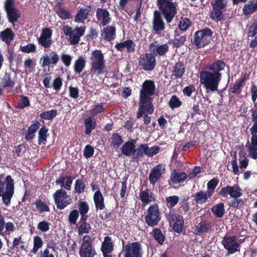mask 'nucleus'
Segmentation results:
<instances>
[{"label": "nucleus", "instance_id": "obj_56", "mask_svg": "<svg viewBox=\"0 0 257 257\" xmlns=\"http://www.w3.org/2000/svg\"><path fill=\"white\" fill-rule=\"evenodd\" d=\"M57 115V110L56 109H51L42 112L40 114L39 116L42 119L51 120L56 117Z\"/></svg>", "mask_w": 257, "mask_h": 257}, {"label": "nucleus", "instance_id": "obj_22", "mask_svg": "<svg viewBox=\"0 0 257 257\" xmlns=\"http://www.w3.org/2000/svg\"><path fill=\"white\" fill-rule=\"evenodd\" d=\"M186 65L183 61H179L176 62L172 70L171 78H182L186 71Z\"/></svg>", "mask_w": 257, "mask_h": 257}, {"label": "nucleus", "instance_id": "obj_19", "mask_svg": "<svg viewBox=\"0 0 257 257\" xmlns=\"http://www.w3.org/2000/svg\"><path fill=\"white\" fill-rule=\"evenodd\" d=\"M165 172V166L160 164L153 168L149 174V180L150 184L155 185Z\"/></svg>", "mask_w": 257, "mask_h": 257}, {"label": "nucleus", "instance_id": "obj_16", "mask_svg": "<svg viewBox=\"0 0 257 257\" xmlns=\"http://www.w3.org/2000/svg\"><path fill=\"white\" fill-rule=\"evenodd\" d=\"M52 33V30L49 28H43L40 36L37 38L38 44L45 49L50 48L53 43Z\"/></svg>", "mask_w": 257, "mask_h": 257}, {"label": "nucleus", "instance_id": "obj_64", "mask_svg": "<svg viewBox=\"0 0 257 257\" xmlns=\"http://www.w3.org/2000/svg\"><path fill=\"white\" fill-rule=\"evenodd\" d=\"M255 111H252L251 117L252 121L253 124L250 128V131L251 135H257V113H254Z\"/></svg>", "mask_w": 257, "mask_h": 257}, {"label": "nucleus", "instance_id": "obj_34", "mask_svg": "<svg viewBox=\"0 0 257 257\" xmlns=\"http://www.w3.org/2000/svg\"><path fill=\"white\" fill-rule=\"evenodd\" d=\"M101 249L103 254L110 253L113 251V242L109 236H106L104 237V241L102 244Z\"/></svg>", "mask_w": 257, "mask_h": 257}, {"label": "nucleus", "instance_id": "obj_27", "mask_svg": "<svg viewBox=\"0 0 257 257\" xmlns=\"http://www.w3.org/2000/svg\"><path fill=\"white\" fill-rule=\"evenodd\" d=\"M135 43L132 40H127L124 42L116 43L115 48L118 51L122 52L126 48L128 53H133L135 51Z\"/></svg>", "mask_w": 257, "mask_h": 257}, {"label": "nucleus", "instance_id": "obj_54", "mask_svg": "<svg viewBox=\"0 0 257 257\" xmlns=\"http://www.w3.org/2000/svg\"><path fill=\"white\" fill-rule=\"evenodd\" d=\"M152 233L154 238L157 240L159 244H162L164 243L165 236L160 229L154 228L152 231Z\"/></svg>", "mask_w": 257, "mask_h": 257}, {"label": "nucleus", "instance_id": "obj_30", "mask_svg": "<svg viewBox=\"0 0 257 257\" xmlns=\"http://www.w3.org/2000/svg\"><path fill=\"white\" fill-rule=\"evenodd\" d=\"M195 233L198 235H202L208 232L210 229L209 223L204 220H201L199 222H196L195 225Z\"/></svg>", "mask_w": 257, "mask_h": 257}, {"label": "nucleus", "instance_id": "obj_38", "mask_svg": "<svg viewBox=\"0 0 257 257\" xmlns=\"http://www.w3.org/2000/svg\"><path fill=\"white\" fill-rule=\"evenodd\" d=\"M37 211L40 213L44 212H50V208L46 202L42 201L41 199H37L34 203Z\"/></svg>", "mask_w": 257, "mask_h": 257}, {"label": "nucleus", "instance_id": "obj_9", "mask_svg": "<svg viewBox=\"0 0 257 257\" xmlns=\"http://www.w3.org/2000/svg\"><path fill=\"white\" fill-rule=\"evenodd\" d=\"M122 252L124 257H143L144 253L142 245L139 241L126 244L123 241Z\"/></svg>", "mask_w": 257, "mask_h": 257}, {"label": "nucleus", "instance_id": "obj_51", "mask_svg": "<svg viewBox=\"0 0 257 257\" xmlns=\"http://www.w3.org/2000/svg\"><path fill=\"white\" fill-rule=\"evenodd\" d=\"M182 104V101L175 95H172L168 102V105L172 109L178 108L180 107Z\"/></svg>", "mask_w": 257, "mask_h": 257}, {"label": "nucleus", "instance_id": "obj_50", "mask_svg": "<svg viewBox=\"0 0 257 257\" xmlns=\"http://www.w3.org/2000/svg\"><path fill=\"white\" fill-rule=\"evenodd\" d=\"M219 180L217 178H214L209 180L207 184V191L213 196L215 189L218 185Z\"/></svg>", "mask_w": 257, "mask_h": 257}, {"label": "nucleus", "instance_id": "obj_49", "mask_svg": "<svg viewBox=\"0 0 257 257\" xmlns=\"http://www.w3.org/2000/svg\"><path fill=\"white\" fill-rule=\"evenodd\" d=\"M48 132V128L46 126H43L39 132L38 143L41 145L42 143L45 144L47 141V133Z\"/></svg>", "mask_w": 257, "mask_h": 257}, {"label": "nucleus", "instance_id": "obj_11", "mask_svg": "<svg viewBox=\"0 0 257 257\" xmlns=\"http://www.w3.org/2000/svg\"><path fill=\"white\" fill-rule=\"evenodd\" d=\"M4 10L8 22L14 25L21 17L19 11L15 7L14 0H6L4 3Z\"/></svg>", "mask_w": 257, "mask_h": 257}, {"label": "nucleus", "instance_id": "obj_63", "mask_svg": "<svg viewBox=\"0 0 257 257\" xmlns=\"http://www.w3.org/2000/svg\"><path fill=\"white\" fill-rule=\"evenodd\" d=\"M79 217V211L77 209L71 211L68 215V221L71 225L76 224Z\"/></svg>", "mask_w": 257, "mask_h": 257}, {"label": "nucleus", "instance_id": "obj_15", "mask_svg": "<svg viewBox=\"0 0 257 257\" xmlns=\"http://www.w3.org/2000/svg\"><path fill=\"white\" fill-rule=\"evenodd\" d=\"M218 194L223 197H227L228 195L231 198L240 197L242 195V190L238 184L227 185L222 187Z\"/></svg>", "mask_w": 257, "mask_h": 257}, {"label": "nucleus", "instance_id": "obj_41", "mask_svg": "<svg viewBox=\"0 0 257 257\" xmlns=\"http://www.w3.org/2000/svg\"><path fill=\"white\" fill-rule=\"evenodd\" d=\"M242 10L244 14L246 16L251 15L256 12L257 11V0L255 3L252 1L244 5Z\"/></svg>", "mask_w": 257, "mask_h": 257}, {"label": "nucleus", "instance_id": "obj_10", "mask_svg": "<svg viewBox=\"0 0 257 257\" xmlns=\"http://www.w3.org/2000/svg\"><path fill=\"white\" fill-rule=\"evenodd\" d=\"M166 218L174 231L178 233L182 232L184 221L181 215L177 213L175 210L170 209L169 212L166 214Z\"/></svg>", "mask_w": 257, "mask_h": 257}, {"label": "nucleus", "instance_id": "obj_59", "mask_svg": "<svg viewBox=\"0 0 257 257\" xmlns=\"http://www.w3.org/2000/svg\"><path fill=\"white\" fill-rule=\"evenodd\" d=\"M212 7L225 11L227 6V0H215L214 2L211 3Z\"/></svg>", "mask_w": 257, "mask_h": 257}, {"label": "nucleus", "instance_id": "obj_23", "mask_svg": "<svg viewBox=\"0 0 257 257\" xmlns=\"http://www.w3.org/2000/svg\"><path fill=\"white\" fill-rule=\"evenodd\" d=\"M59 61V57L56 52L52 51L49 55H46L40 58L42 67H46L50 65H56Z\"/></svg>", "mask_w": 257, "mask_h": 257}, {"label": "nucleus", "instance_id": "obj_48", "mask_svg": "<svg viewBox=\"0 0 257 257\" xmlns=\"http://www.w3.org/2000/svg\"><path fill=\"white\" fill-rule=\"evenodd\" d=\"M20 99L17 103V108L19 109H24V108L30 106V102L28 97L24 95L20 96Z\"/></svg>", "mask_w": 257, "mask_h": 257}, {"label": "nucleus", "instance_id": "obj_20", "mask_svg": "<svg viewBox=\"0 0 257 257\" xmlns=\"http://www.w3.org/2000/svg\"><path fill=\"white\" fill-rule=\"evenodd\" d=\"M137 140L133 139H130L125 142L120 148L121 154L127 157L133 156L134 158V155L136 151Z\"/></svg>", "mask_w": 257, "mask_h": 257}, {"label": "nucleus", "instance_id": "obj_53", "mask_svg": "<svg viewBox=\"0 0 257 257\" xmlns=\"http://www.w3.org/2000/svg\"><path fill=\"white\" fill-rule=\"evenodd\" d=\"M105 103H100L94 106V107L90 109V113L92 116H95L98 114L103 112L105 110Z\"/></svg>", "mask_w": 257, "mask_h": 257}, {"label": "nucleus", "instance_id": "obj_8", "mask_svg": "<svg viewBox=\"0 0 257 257\" xmlns=\"http://www.w3.org/2000/svg\"><path fill=\"white\" fill-rule=\"evenodd\" d=\"M161 219L160 209L157 204L150 205L145 216V223L151 227L157 226Z\"/></svg>", "mask_w": 257, "mask_h": 257}, {"label": "nucleus", "instance_id": "obj_28", "mask_svg": "<svg viewBox=\"0 0 257 257\" xmlns=\"http://www.w3.org/2000/svg\"><path fill=\"white\" fill-rule=\"evenodd\" d=\"M212 196L207 191L201 190L192 197H193V200L196 204H202L207 202L208 198Z\"/></svg>", "mask_w": 257, "mask_h": 257}, {"label": "nucleus", "instance_id": "obj_42", "mask_svg": "<svg viewBox=\"0 0 257 257\" xmlns=\"http://www.w3.org/2000/svg\"><path fill=\"white\" fill-rule=\"evenodd\" d=\"M89 11L87 9H80L75 17L74 21L76 23H83L88 18Z\"/></svg>", "mask_w": 257, "mask_h": 257}, {"label": "nucleus", "instance_id": "obj_44", "mask_svg": "<svg viewBox=\"0 0 257 257\" xmlns=\"http://www.w3.org/2000/svg\"><path fill=\"white\" fill-rule=\"evenodd\" d=\"M248 27L247 35L248 37H254L257 36V17H254Z\"/></svg>", "mask_w": 257, "mask_h": 257}, {"label": "nucleus", "instance_id": "obj_37", "mask_svg": "<svg viewBox=\"0 0 257 257\" xmlns=\"http://www.w3.org/2000/svg\"><path fill=\"white\" fill-rule=\"evenodd\" d=\"M211 210L216 217L221 218L224 214L225 211L223 203H218L211 207Z\"/></svg>", "mask_w": 257, "mask_h": 257}, {"label": "nucleus", "instance_id": "obj_47", "mask_svg": "<svg viewBox=\"0 0 257 257\" xmlns=\"http://www.w3.org/2000/svg\"><path fill=\"white\" fill-rule=\"evenodd\" d=\"M187 37L186 35L181 36L178 38L171 39L168 41V43L172 44L173 48H178L183 46L186 41Z\"/></svg>", "mask_w": 257, "mask_h": 257}, {"label": "nucleus", "instance_id": "obj_21", "mask_svg": "<svg viewBox=\"0 0 257 257\" xmlns=\"http://www.w3.org/2000/svg\"><path fill=\"white\" fill-rule=\"evenodd\" d=\"M226 66L225 62L222 60L214 61L207 67V71L211 72L213 74L222 77L221 72L224 70Z\"/></svg>", "mask_w": 257, "mask_h": 257}, {"label": "nucleus", "instance_id": "obj_33", "mask_svg": "<svg viewBox=\"0 0 257 257\" xmlns=\"http://www.w3.org/2000/svg\"><path fill=\"white\" fill-rule=\"evenodd\" d=\"M79 253L80 257H94L96 253L93 246H81Z\"/></svg>", "mask_w": 257, "mask_h": 257}, {"label": "nucleus", "instance_id": "obj_4", "mask_svg": "<svg viewBox=\"0 0 257 257\" xmlns=\"http://www.w3.org/2000/svg\"><path fill=\"white\" fill-rule=\"evenodd\" d=\"M157 6L167 24H170L178 13L176 3L168 0H157Z\"/></svg>", "mask_w": 257, "mask_h": 257}, {"label": "nucleus", "instance_id": "obj_58", "mask_svg": "<svg viewBox=\"0 0 257 257\" xmlns=\"http://www.w3.org/2000/svg\"><path fill=\"white\" fill-rule=\"evenodd\" d=\"M80 225L78 227V232L79 235L84 233H88L91 229V225L89 223H79Z\"/></svg>", "mask_w": 257, "mask_h": 257}, {"label": "nucleus", "instance_id": "obj_24", "mask_svg": "<svg viewBox=\"0 0 257 257\" xmlns=\"http://www.w3.org/2000/svg\"><path fill=\"white\" fill-rule=\"evenodd\" d=\"M139 198L144 205L148 204L151 202H154L156 200L155 194L151 190L148 188L145 190L142 189L140 190Z\"/></svg>", "mask_w": 257, "mask_h": 257}, {"label": "nucleus", "instance_id": "obj_32", "mask_svg": "<svg viewBox=\"0 0 257 257\" xmlns=\"http://www.w3.org/2000/svg\"><path fill=\"white\" fill-rule=\"evenodd\" d=\"M84 133L86 135L91 134L92 131L95 128L97 125L96 120L92 116H89L84 120Z\"/></svg>", "mask_w": 257, "mask_h": 257}, {"label": "nucleus", "instance_id": "obj_1", "mask_svg": "<svg viewBox=\"0 0 257 257\" xmlns=\"http://www.w3.org/2000/svg\"><path fill=\"white\" fill-rule=\"evenodd\" d=\"M73 177L70 176H60L56 179L55 183L57 185H60L61 188L67 190H70ZM53 198L57 208L60 210L64 209L72 203V199L67 192L61 188L57 190L53 194Z\"/></svg>", "mask_w": 257, "mask_h": 257}, {"label": "nucleus", "instance_id": "obj_52", "mask_svg": "<svg viewBox=\"0 0 257 257\" xmlns=\"http://www.w3.org/2000/svg\"><path fill=\"white\" fill-rule=\"evenodd\" d=\"M86 185L83 179H77L75 183L74 190L76 193L81 194L85 191Z\"/></svg>", "mask_w": 257, "mask_h": 257}, {"label": "nucleus", "instance_id": "obj_36", "mask_svg": "<svg viewBox=\"0 0 257 257\" xmlns=\"http://www.w3.org/2000/svg\"><path fill=\"white\" fill-rule=\"evenodd\" d=\"M188 177L187 174L184 172H176L171 173L170 180L173 184H176L184 181Z\"/></svg>", "mask_w": 257, "mask_h": 257}, {"label": "nucleus", "instance_id": "obj_18", "mask_svg": "<svg viewBox=\"0 0 257 257\" xmlns=\"http://www.w3.org/2000/svg\"><path fill=\"white\" fill-rule=\"evenodd\" d=\"M153 31L156 34H160L165 29V24L162 17L161 14L157 10L153 13V18L152 21Z\"/></svg>", "mask_w": 257, "mask_h": 257}, {"label": "nucleus", "instance_id": "obj_2", "mask_svg": "<svg viewBox=\"0 0 257 257\" xmlns=\"http://www.w3.org/2000/svg\"><path fill=\"white\" fill-rule=\"evenodd\" d=\"M3 175H0V197H2L4 204L9 206L14 194L15 183L11 175L7 176L5 180L2 179Z\"/></svg>", "mask_w": 257, "mask_h": 257}, {"label": "nucleus", "instance_id": "obj_31", "mask_svg": "<svg viewBox=\"0 0 257 257\" xmlns=\"http://www.w3.org/2000/svg\"><path fill=\"white\" fill-rule=\"evenodd\" d=\"M148 145L143 144L136 148L134 159L138 162L142 159L145 155L148 156Z\"/></svg>", "mask_w": 257, "mask_h": 257}, {"label": "nucleus", "instance_id": "obj_26", "mask_svg": "<svg viewBox=\"0 0 257 257\" xmlns=\"http://www.w3.org/2000/svg\"><path fill=\"white\" fill-rule=\"evenodd\" d=\"M96 17L98 21L101 20L102 26H107L111 21L110 14L105 9L98 8L96 10Z\"/></svg>", "mask_w": 257, "mask_h": 257}, {"label": "nucleus", "instance_id": "obj_14", "mask_svg": "<svg viewBox=\"0 0 257 257\" xmlns=\"http://www.w3.org/2000/svg\"><path fill=\"white\" fill-rule=\"evenodd\" d=\"M154 110L152 99L139 98V108L137 113V117L140 118L144 114H152Z\"/></svg>", "mask_w": 257, "mask_h": 257}, {"label": "nucleus", "instance_id": "obj_3", "mask_svg": "<svg viewBox=\"0 0 257 257\" xmlns=\"http://www.w3.org/2000/svg\"><path fill=\"white\" fill-rule=\"evenodd\" d=\"M221 79L222 77L207 70L200 72V82L203 85L207 93L218 91Z\"/></svg>", "mask_w": 257, "mask_h": 257}, {"label": "nucleus", "instance_id": "obj_5", "mask_svg": "<svg viewBox=\"0 0 257 257\" xmlns=\"http://www.w3.org/2000/svg\"><path fill=\"white\" fill-rule=\"evenodd\" d=\"M91 72L97 75L104 74L107 70L103 54L100 50H95L91 53Z\"/></svg>", "mask_w": 257, "mask_h": 257}, {"label": "nucleus", "instance_id": "obj_12", "mask_svg": "<svg viewBox=\"0 0 257 257\" xmlns=\"http://www.w3.org/2000/svg\"><path fill=\"white\" fill-rule=\"evenodd\" d=\"M138 62L142 69L146 71L153 70L156 65L155 57L152 53H145L141 55Z\"/></svg>", "mask_w": 257, "mask_h": 257}, {"label": "nucleus", "instance_id": "obj_7", "mask_svg": "<svg viewBox=\"0 0 257 257\" xmlns=\"http://www.w3.org/2000/svg\"><path fill=\"white\" fill-rule=\"evenodd\" d=\"M86 26L76 27L74 30L68 25H64L62 28L64 34L69 37L70 43L75 45L79 44L80 38L84 35Z\"/></svg>", "mask_w": 257, "mask_h": 257}, {"label": "nucleus", "instance_id": "obj_25", "mask_svg": "<svg viewBox=\"0 0 257 257\" xmlns=\"http://www.w3.org/2000/svg\"><path fill=\"white\" fill-rule=\"evenodd\" d=\"M101 36L107 42H111L116 37V28L114 26H106L101 31Z\"/></svg>", "mask_w": 257, "mask_h": 257}, {"label": "nucleus", "instance_id": "obj_17", "mask_svg": "<svg viewBox=\"0 0 257 257\" xmlns=\"http://www.w3.org/2000/svg\"><path fill=\"white\" fill-rule=\"evenodd\" d=\"M155 90V82L152 80H146L140 91V98L152 99L151 96L154 94Z\"/></svg>", "mask_w": 257, "mask_h": 257}, {"label": "nucleus", "instance_id": "obj_35", "mask_svg": "<svg viewBox=\"0 0 257 257\" xmlns=\"http://www.w3.org/2000/svg\"><path fill=\"white\" fill-rule=\"evenodd\" d=\"M93 200L97 209L103 210L105 208L104 198L100 190H97L95 192Z\"/></svg>", "mask_w": 257, "mask_h": 257}, {"label": "nucleus", "instance_id": "obj_61", "mask_svg": "<svg viewBox=\"0 0 257 257\" xmlns=\"http://www.w3.org/2000/svg\"><path fill=\"white\" fill-rule=\"evenodd\" d=\"M233 199L230 200V206L236 208L238 209L242 207L244 204V201L241 198L239 197L233 198Z\"/></svg>", "mask_w": 257, "mask_h": 257}, {"label": "nucleus", "instance_id": "obj_43", "mask_svg": "<svg viewBox=\"0 0 257 257\" xmlns=\"http://www.w3.org/2000/svg\"><path fill=\"white\" fill-rule=\"evenodd\" d=\"M123 142L122 137L118 133H113L111 138L110 146L115 149H118Z\"/></svg>", "mask_w": 257, "mask_h": 257}, {"label": "nucleus", "instance_id": "obj_13", "mask_svg": "<svg viewBox=\"0 0 257 257\" xmlns=\"http://www.w3.org/2000/svg\"><path fill=\"white\" fill-rule=\"evenodd\" d=\"M221 243L227 250V254H233L240 250V245L237 242V237L234 236L225 235L223 237Z\"/></svg>", "mask_w": 257, "mask_h": 257}, {"label": "nucleus", "instance_id": "obj_62", "mask_svg": "<svg viewBox=\"0 0 257 257\" xmlns=\"http://www.w3.org/2000/svg\"><path fill=\"white\" fill-rule=\"evenodd\" d=\"M78 208L79 213L87 214L89 207L88 203L86 201H79L78 203Z\"/></svg>", "mask_w": 257, "mask_h": 257}, {"label": "nucleus", "instance_id": "obj_60", "mask_svg": "<svg viewBox=\"0 0 257 257\" xmlns=\"http://www.w3.org/2000/svg\"><path fill=\"white\" fill-rule=\"evenodd\" d=\"M43 244L42 238L38 236H36L34 238V246L32 250V252L36 253L38 249L40 248Z\"/></svg>", "mask_w": 257, "mask_h": 257}, {"label": "nucleus", "instance_id": "obj_29", "mask_svg": "<svg viewBox=\"0 0 257 257\" xmlns=\"http://www.w3.org/2000/svg\"><path fill=\"white\" fill-rule=\"evenodd\" d=\"M14 38L15 34L11 28H8L0 32V40L8 46L14 40Z\"/></svg>", "mask_w": 257, "mask_h": 257}, {"label": "nucleus", "instance_id": "obj_57", "mask_svg": "<svg viewBox=\"0 0 257 257\" xmlns=\"http://www.w3.org/2000/svg\"><path fill=\"white\" fill-rule=\"evenodd\" d=\"M179 200V197L176 195L170 196L165 198L167 206L169 208H172L177 204Z\"/></svg>", "mask_w": 257, "mask_h": 257}, {"label": "nucleus", "instance_id": "obj_55", "mask_svg": "<svg viewBox=\"0 0 257 257\" xmlns=\"http://www.w3.org/2000/svg\"><path fill=\"white\" fill-rule=\"evenodd\" d=\"M191 25V22L188 18L181 17L178 24V28L182 31H186Z\"/></svg>", "mask_w": 257, "mask_h": 257}, {"label": "nucleus", "instance_id": "obj_40", "mask_svg": "<svg viewBox=\"0 0 257 257\" xmlns=\"http://www.w3.org/2000/svg\"><path fill=\"white\" fill-rule=\"evenodd\" d=\"M224 12L214 7H212V10L210 13V18L215 22L220 21L223 19Z\"/></svg>", "mask_w": 257, "mask_h": 257}, {"label": "nucleus", "instance_id": "obj_6", "mask_svg": "<svg viewBox=\"0 0 257 257\" xmlns=\"http://www.w3.org/2000/svg\"><path fill=\"white\" fill-rule=\"evenodd\" d=\"M212 34L213 32L208 28L198 30L195 33L192 43L196 49L204 47L209 44Z\"/></svg>", "mask_w": 257, "mask_h": 257}, {"label": "nucleus", "instance_id": "obj_39", "mask_svg": "<svg viewBox=\"0 0 257 257\" xmlns=\"http://www.w3.org/2000/svg\"><path fill=\"white\" fill-rule=\"evenodd\" d=\"M2 80V87L3 88H12L15 85V81L10 73H6L3 77Z\"/></svg>", "mask_w": 257, "mask_h": 257}, {"label": "nucleus", "instance_id": "obj_46", "mask_svg": "<svg viewBox=\"0 0 257 257\" xmlns=\"http://www.w3.org/2000/svg\"><path fill=\"white\" fill-rule=\"evenodd\" d=\"M169 51V46L167 44L157 45L156 48H154L152 50L153 54L158 55L160 56H164Z\"/></svg>", "mask_w": 257, "mask_h": 257}, {"label": "nucleus", "instance_id": "obj_45", "mask_svg": "<svg viewBox=\"0 0 257 257\" xmlns=\"http://www.w3.org/2000/svg\"><path fill=\"white\" fill-rule=\"evenodd\" d=\"M85 67V61L82 57H79L74 64V70L76 73L80 74Z\"/></svg>", "mask_w": 257, "mask_h": 257}]
</instances>
